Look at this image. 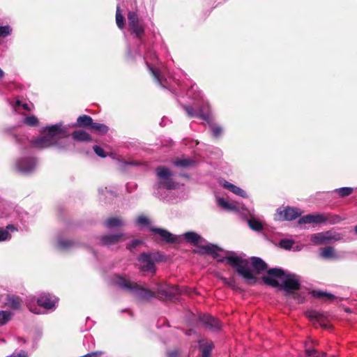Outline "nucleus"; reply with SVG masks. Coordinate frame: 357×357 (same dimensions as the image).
<instances>
[{
    "label": "nucleus",
    "mask_w": 357,
    "mask_h": 357,
    "mask_svg": "<svg viewBox=\"0 0 357 357\" xmlns=\"http://www.w3.org/2000/svg\"><path fill=\"white\" fill-rule=\"evenodd\" d=\"M225 260L234 267L240 275L249 281L255 282V275L267 268L266 263L259 258L252 257L249 262L247 259H243L233 252L227 253L225 257L218 259V261Z\"/></svg>",
    "instance_id": "obj_1"
},
{
    "label": "nucleus",
    "mask_w": 357,
    "mask_h": 357,
    "mask_svg": "<svg viewBox=\"0 0 357 357\" xmlns=\"http://www.w3.org/2000/svg\"><path fill=\"white\" fill-rule=\"evenodd\" d=\"M113 282L119 287L130 291L142 299L153 297L155 293L165 297H171L172 294L178 292L177 288L166 285H160L154 292L121 275L114 276Z\"/></svg>",
    "instance_id": "obj_2"
},
{
    "label": "nucleus",
    "mask_w": 357,
    "mask_h": 357,
    "mask_svg": "<svg viewBox=\"0 0 357 357\" xmlns=\"http://www.w3.org/2000/svg\"><path fill=\"white\" fill-rule=\"evenodd\" d=\"M263 280L266 284L274 287L282 286L287 291L299 289L301 284L298 276L285 274L279 268L270 269L268 274L263 277Z\"/></svg>",
    "instance_id": "obj_3"
},
{
    "label": "nucleus",
    "mask_w": 357,
    "mask_h": 357,
    "mask_svg": "<svg viewBox=\"0 0 357 357\" xmlns=\"http://www.w3.org/2000/svg\"><path fill=\"white\" fill-rule=\"evenodd\" d=\"M47 133L43 137L35 140L33 145L36 148L44 149L56 144L59 139L66 138L67 132L60 124H56L47 128Z\"/></svg>",
    "instance_id": "obj_4"
},
{
    "label": "nucleus",
    "mask_w": 357,
    "mask_h": 357,
    "mask_svg": "<svg viewBox=\"0 0 357 357\" xmlns=\"http://www.w3.org/2000/svg\"><path fill=\"white\" fill-rule=\"evenodd\" d=\"M158 178V186L159 188L174 189L177 184L172 180V172L167 167H158L156 170Z\"/></svg>",
    "instance_id": "obj_5"
},
{
    "label": "nucleus",
    "mask_w": 357,
    "mask_h": 357,
    "mask_svg": "<svg viewBox=\"0 0 357 357\" xmlns=\"http://www.w3.org/2000/svg\"><path fill=\"white\" fill-rule=\"evenodd\" d=\"M340 239V237L338 234H335L331 231L314 234L311 236V241L317 245L325 244Z\"/></svg>",
    "instance_id": "obj_6"
},
{
    "label": "nucleus",
    "mask_w": 357,
    "mask_h": 357,
    "mask_svg": "<svg viewBox=\"0 0 357 357\" xmlns=\"http://www.w3.org/2000/svg\"><path fill=\"white\" fill-rule=\"evenodd\" d=\"M302 211L296 208L287 207L283 210L278 209L276 218L279 220H292L301 215Z\"/></svg>",
    "instance_id": "obj_7"
},
{
    "label": "nucleus",
    "mask_w": 357,
    "mask_h": 357,
    "mask_svg": "<svg viewBox=\"0 0 357 357\" xmlns=\"http://www.w3.org/2000/svg\"><path fill=\"white\" fill-rule=\"evenodd\" d=\"M139 268L141 271L148 273H154V261L150 255L143 254L139 258Z\"/></svg>",
    "instance_id": "obj_8"
},
{
    "label": "nucleus",
    "mask_w": 357,
    "mask_h": 357,
    "mask_svg": "<svg viewBox=\"0 0 357 357\" xmlns=\"http://www.w3.org/2000/svg\"><path fill=\"white\" fill-rule=\"evenodd\" d=\"M128 24L133 32L137 36L140 37L144 32L142 26L139 24L137 15L134 12H130L128 14Z\"/></svg>",
    "instance_id": "obj_9"
},
{
    "label": "nucleus",
    "mask_w": 357,
    "mask_h": 357,
    "mask_svg": "<svg viewBox=\"0 0 357 357\" xmlns=\"http://www.w3.org/2000/svg\"><path fill=\"white\" fill-rule=\"evenodd\" d=\"M37 303L45 309L52 310L55 308L56 300L49 294H43L38 298Z\"/></svg>",
    "instance_id": "obj_10"
},
{
    "label": "nucleus",
    "mask_w": 357,
    "mask_h": 357,
    "mask_svg": "<svg viewBox=\"0 0 357 357\" xmlns=\"http://www.w3.org/2000/svg\"><path fill=\"white\" fill-rule=\"evenodd\" d=\"M326 220V217L323 214H310L302 217L299 219V224H310L320 223Z\"/></svg>",
    "instance_id": "obj_11"
},
{
    "label": "nucleus",
    "mask_w": 357,
    "mask_h": 357,
    "mask_svg": "<svg viewBox=\"0 0 357 357\" xmlns=\"http://www.w3.org/2000/svg\"><path fill=\"white\" fill-rule=\"evenodd\" d=\"M36 162L33 159H24L17 162V168L21 172L28 173L34 168Z\"/></svg>",
    "instance_id": "obj_12"
},
{
    "label": "nucleus",
    "mask_w": 357,
    "mask_h": 357,
    "mask_svg": "<svg viewBox=\"0 0 357 357\" xmlns=\"http://www.w3.org/2000/svg\"><path fill=\"white\" fill-rule=\"evenodd\" d=\"M202 322L205 326L211 330H217L220 328V324L218 320L208 314H204L201 318Z\"/></svg>",
    "instance_id": "obj_13"
},
{
    "label": "nucleus",
    "mask_w": 357,
    "mask_h": 357,
    "mask_svg": "<svg viewBox=\"0 0 357 357\" xmlns=\"http://www.w3.org/2000/svg\"><path fill=\"white\" fill-rule=\"evenodd\" d=\"M151 230L153 233L159 234L162 240L165 241L166 242H174L176 241V237L167 230L154 227H151Z\"/></svg>",
    "instance_id": "obj_14"
},
{
    "label": "nucleus",
    "mask_w": 357,
    "mask_h": 357,
    "mask_svg": "<svg viewBox=\"0 0 357 357\" xmlns=\"http://www.w3.org/2000/svg\"><path fill=\"white\" fill-rule=\"evenodd\" d=\"M222 186L238 196L242 197H247L245 192L243 189L229 183L228 181H224Z\"/></svg>",
    "instance_id": "obj_15"
},
{
    "label": "nucleus",
    "mask_w": 357,
    "mask_h": 357,
    "mask_svg": "<svg viewBox=\"0 0 357 357\" xmlns=\"http://www.w3.org/2000/svg\"><path fill=\"white\" fill-rule=\"evenodd\" d=\"M320 256L326 259H337V255L335 253L333 248L326 247L321 249Z\"/></svg>",
    "instance_id": "obj_16"
},
{
    "label": "nucleus",
    "mask_w": 357,
    "mask_h": 357,
    "mask_svg": "<svg viewBox=\"0 0 357 357\" xmlns=\"http://www.w3.org/2000/svg\"><path fill=\"white\" fill-rule=\"evenodd\" d=\"M306 317L313 322L314 325L319 324L321 327H326V324H323L321 316L315 311H309L306 312Z\"/></svg>",
    "instance_id": "obj_17"
},
{
    "label": "nucleus",
    "mask_w": 357,
    "mask_h": 357,
    "mask_svg": "<svg viewBox=\"0 0 357 357\" xmlns=\"http://www.w3.org/2000/svg\"><path fill=\"white\" fill-rule=\"evenodd\" d=\"M217 202L219 206L227 211H238L239 207L234 203H230L223 198H218Z\"/></svg>",
    "instance_id": "obj_18"
},
{
    "label": "nucleus",
    "mask_w": 357,
    "mask_h": 357,
    "mask_svg": "<svg viewBox=\"0 0 357 357\" xmlns=\"http://www.w3.org/2000/svg\"><path fill=\"white\" fill-rule=\"evenodd\" d=\"M202 250L205 253L211 255L214 258H218L219 257L218 252L222 251L220 248L212 244L203 246Z\"/></svg>",
    "instance_id": "obj_19"
},
{
    "label": "nucleus",
    "mask_w": 357,
    "mask_h": 357,
    "mask_svg": "<svg viewBox=\"0 0 357 357\" xmlns=\"http://www.w3.org/2000/svg\"><path fill=\"white\" fill-rule=\"evenodd\" d=\"M123 237V235H116V236H102L101 238L102 243L104 245H110L112 244H114L119 241Z\"/></svg>",
    "instance_id": "obj_20"
},
{
    "label": "nucleus",
    "mask_w": 357,
    "mask_h": 357,
    "mask_svg": "<svg viewBox=\"0 0 357 357\" xmlns=\"http://www.w3.org/2000/svg\"><path fill=\"white\" fill-rule=\"evenodd\" d=\"M185 238L190 243L198 244L202 242V238L197 234L190 231L184 234Z\"/></svg>",
    "instance_id": "obj_21"
},
{
    "label": "nucleus",
    "mask_w": 357,
    "mask_h": 357,
    "mask_svg": "<svg viewBox=\"0 0 357 357\" xmlns=\"http://www.w3.org/2000/svg\"><path fill=\"white\" fill-rule=\"evenodd\" d=\"M73 137L78 141H89L91 140L90 135L85 131L77 130L73 132Z\"/></svg>",
    "instance_id": "obj_22"
},
{
    "label": "nucleus",
    "mask_w": 357,
    "mask_h": 357,
    "mask_svg": "<svg viewBox=\"0 0 357 357\" xmlns=\"http://www.w3.org/2000/svg\"><path fill=\"white\" fill-rule=\"evenodd\" d=\"M105 225L108 228H114L122 227L124 225V222L120 218H111L106 221Z\"/></svg>",
    "instance_id": "obj_23"
},
{
    "label": "nucleus",
    "mask_w": 357,
    "mask_h": 357,
    "mask_svg": "<svg viewBox=\"0 0 357 357\" xmlns=\"http://www.w3.org/2000/svg\"><path fill=\"white\" fill-rule=\"evenodd\" d=\"M213 347V344L211 342H207L205 344H200L202 357H209Z\"/></svg>",
    "instance_id": "obj_24"
},
{
    "label": "nucleus",
    "mask_w": 357,
    "mask_h": 357,
    "mask_svg": "<svg viewBox=\"0 0 357 357\" xmlns=\"http://www.w3.org/2000/svg\"><path fill=\"white\" fill-rule=\"evenodd\" d=\"M6 304L12 309H18L20 307V301L17 297L9 296Z\"/></svg>",
    "instance_id": "obj_25"
},
{
    "label": "nucleus",
    "mask_w": 357,
    "mask_h": 357,
    "mask_svg": "<svg viewBox=\"0 0 357 357\" xmlns=\"http://www.w3.org/2000/svg\"><path fill=\"white\" fill-rule=\"evenodd\" d=\"M77 123L82 126H91L93 119L91 116L87 115H82L78 117Z\"/></svg>",
    "instance_id": "obj_26"
},
{
    "label": "nucleus",
    "mask_w": 357,
    "mask_h": 357,
    "mask_svg": "<svg viewBox=\"0 0 357 357\" xmlns=\"http://www.w3.org/2000/svg\"><path fill=\"white\" fill-rule=\"evenodd\" d=\"M91 127L100 134H105L108 130L107 127L104 124L92 123Z\"/></svg>",
    "instance_id": "obj_27"
},
{
    "label": "nucleus",
    "mask_w": 357,
    "mask_h": 357,
    "mask_svg": "<svg viewBox=\"0 0 357 357\" xmlns=\"http://www.w3.org/2000/svg\"><path fill=\"white\" fill-rule=\"evenodd\" d=\"M12 314L8 311H0V324L3 325L6 324L10 320Z\"/></svg>",
    "instance_id": "obj_28"
},
{
    "label": "nucleus",
    "mask_w": 357,
    "mask_h": 357,
    "mask_svg": "<svg viewBox=\"0 0 357 357\" xmlns=\"http://www.w3.org/2000/svg\"><path fill=\"white\" fill-rule=\"evenodd\" d=\"M248 225L252 229L255 231H260L263 228L261 223L253 218L248 220Z\"/></svg>",
    "instance_id": "obj_29"
},
{
    "label": "nucleus",
    "mask_w": 357,
    "mask_h": 357,
    "mask_svg": "<svg viewBox=\"0 0 357 357\" xmlns=\"http://www.w3.org/2000/svg\"><path fill=\"white\" fill-rule=\"evenodd\" d=\"M192 162H193L192 160H191L189 158H183V159H179V160L174 161V164L176 166L185 167H189V166L192 165Z\"/></svg>",
    "instance_id": "obj_30"
},
{
    "label": "nucleus",
    "mask_w": 357,
    "mask_h": 357,
    "mask_svg": "<svg viewBox=\"0 0 357 357\" xmlns=\"http://www.w3.org/2000/svg\"><path fill=\"white\" fill-rule=\"evenodd\" d=\"M326 355L325 353H318V351L315 349H305V357H324Z\"/></svg>",
    "instance_id": "obj_31"
},
{
    "label": "nucleus",
    "mask_w": 357,
    "mask_h": 357,
    "mask_svg": "<svg viewBox=\"0 0 357 357\" xmlns=\"http://www.w3.org/2000/svg\"><path fill=\"white\" fill-rule=\"evenodd\" d=\"M116 24L120 29H123L124 26V18L120 12L119 7H117L116 14Z\"/></svg>",
    "instance_id": "obj_32"
},
{
    "label": "nucleus",
    "mask_w": 357,
    "mask_h": 357,
    "mask_svg": "<svg viewBox=\"0 0 357 357\" xmlns=\"http://www.w3.org/2000/svg\"><path fill=\"white\" fill-rule=\"evenodd\" d=\"M336 191L338 192V194L340 196L345 197V196H348V195H351L353 192L354 189L351 188L344 187V188H341L337 189Z\"/></svg>",
    "instance_id": "obj_33"
},
{
    "label": "nucleus",
    "mask_w": 357,
    "mask_h": 357,
    "mask_svg": "<svg viewBox=\"0 0 357 357\" xmlns=\"http://www.w3.org/2000/svg\"><path fill=\"white\" fill-rule=\"evenodd\" d=\"M12 32V29L9 26H0V37H6Z\"/></svg>",
    "instance_id": "obj_34"
},
{
    "label": "nucleus",
    "mask_w": 357,
    "mask_h": 357,
    "mask_svg": "<svg viewBox=\"0 0 357 357\" xmlns=\"http://www.w3.org/2000/svg\"><path fill=\"white\" fill-rule=\"evenodd\" d=\"M38 122L37 118L34 116H27L24 119V123L31 126L37 125Z\"/></svg>",
    "instance_id": "obj_35"
},
{
    "label": "nucleus",
    "mask_w": 357,
    "mask_h": 357,
    "mask_svg": "<svg viewBox=\"0 0 357 357\" xmlns=\"http://www.w3.org/2000/svg\"><path fill=\"white\" fill-rule=\"evenodd\" d=\"M314 295L319 298H323L326 300H331L333 298V296L332 294L323 292V291H314Z\"/></svg>",
    "instance_id": "obj_36"
},
{
    "label": "nucleus",
    "mask_w": 357,
    "mask_h": 357,
    "mask_svg": "<svg viewBox=\"0 0 357 357\" xmlns=\"http://www.w3.org/2000/svg\"><path fill=\"white\" fill-rule=\"evenodd\" d=\"M294 244V242L291 240L283 239L280 242V245L281 248L284 249H290Z\"/></svg>",
    "instance_id": "obj_37"
},
{
    "label": "nucleus",
    "mask_w": 357,
    "mask_h": 357,
    "mask_svg": "<svg viewBox=\"0 0 357 357\" xmlns=\"http://www.w3.org/2000/svg\"><path fill=\"white\" fill-rule=\"evenodd\" d=\"M21 106V102L20 100H17L16 102H15V105L14 106V109L15 110H17V107ZM22 107H23L24 109L25 110H27V111H30L31 109V107L32 106L27 104V103H24V104H22Z\"/></svg>",
    "instance_id": "obj_38"
},
{
    "label": "nucleus",
    "mask_w": 357,
    "mask_h": 357,
    "mask_svg": "<svg viewBox=\"0 0 357 357\" xmlns=\"http://www.w3.org/2000/svg\"><path fill=\"white\" fill-rule=\"evenodd\" d=\"M136 222L139 225H147L149 223V220L146 217L140 215L137 218Z\"/></svg>",
    "instance_id": "obj_39"
},
{
    "label": "nucleus",
    "mask_w": 357,
    "mask_h": 357,
    "mask_svg": "<svg viewBox=\"0 0 357 357\" xmlns=\"http://www.w3.org/2000/svg\"><path fill=\"white\" fill-rule=\"evenodd\" d=\"M10 238V235L8 232V231L0 229V241H3L5 240H7Z\"/></svg>",
    "instance_id": "obj_40"
},
{
    "label": "nucleus",
    "mask_w": 357,
    "mask_h": 357,
    "mask_svg": "<svg viewBox=\"0 0 357 357\" xmlns=\"http://www.w3.org/2000/svg\"><path fill=\"white\" fill-rule=\"evenodd\" d=\"M142 243V241L139 240H133L131 243L127 245V248L130 250V251H132V250L137 247L138 245H141Z\"/></svg>",
    "instance_id": "obj_41"
},
{
    "label": "nucleus",
    "mask_w": 357,
    "mask_h": 357,
    "mask_svg": "<svg viewBox=\"0 0 357 357\" xmlns=\"http://www.w3.org/2000/svg\"><path fill=\"white\" fill-rule=\"evenodd\" d=\"M93 150L98 156H100L102 158H105L106 156V155L104 153L103 149L101 147L98 146H94Z\"/></svg>",
    "instance_id": "obj_42"
},
{
    "label": "nucleus",
    "mask_w": 357,
    "mask_h": 357,
    "mask_svg": "<svg viewBox=\"0 0 357 357\" xmlns=\"http://www.w3.org/2000/svg\"><path fill=\"white\" fill-rule=\"evenodd\" d=\"M71 242L70 241H59L58 243L59 248L62 250L69 248Z\"/></svg>",
    "instance_id": "obj_43"
},
{
    "label": "nucleus",
    "mask_w": 357,
    "mask_h": 357,
    "mask_svg": "<svg viewBox=\"0 0 357 357\" xmlns=\"http://www.w3.org/2000/svg\"><path fill=\"white\" fill-rule=\"evenodd\" d=\"M211 131L215 137L219 136L222 132L221 128L218 126H212Z\"/></svg>",
    "instance_id": "obj_44"
},
{
    "label": "nucleus",
    "mask_w": 357,
    "mask_h": 357,
    "mask_svg": "<svg viewBox=\"0 0 357 357\" xmlns=\"http://www.w3.org/2000/svg\"><path fill=\"white\" fill-rule=\"evenodd\" d=\"M29 309L31 312L35 313V314H40V312L39 310H37L36 307H33L31 303L28 304Z\"/></svg>",
    "instance_id": "obj_45"
},
{
    "label": "nucleus",
    "mask_w": 357,
    "mask_h": 357,
    "mask_svg": "<svg viewBox=\"0 0 357 357\" xmlns=\"http://www.w3.org/2000/svg\"><path fill=\"white\" fill-rule=\"evenodd\" d=\"M199 116L202 119L207 120V121L209 119L208 114H204L202 112H200L199 114Z\"/></svg>",
    "instance_id": "obj_46"
},
{
    "label": "nucleus",
    "mask_w": 357,
    "mask_h": 357,
    "mask_svg": "<svg viewBox=\"0 0 357 357\" xmlns=\"http://www.w3.org/2000/svg\"><path fill=\"white\" fill-rule=\"evenodd\" d=\"M185 111L187 112V113L188 114V115L190 116H193L194 114H193V112H192V109L190 107H185Z\"/></svg>",
    "instance_id": "obj_47"
},
{
    "label": "nucleus",
    "mask_w": 357,
    "mask_h": 357,
    "mask_svg": "<svg viewBox=\"0 0 357 357\" xmlns=\"http://www.w3.org/2000/svg\"><path fill=\"white\" fill-rule=\"evenodd\" d=\"M150 70H151L153 75H154V77L156 78V79L160 82V79L159 78V75H158V73L156 72H155L152 68H150Z\"/></svg>",
    "instance_id": "obj_48"
},
{
    "label": "nucleus",
    "mask_w": 357,
    "mask_h": 357,
    "mask_svg": "<svg viewBox=\"0 0 357 357\" xmlns=\"http://www.w3.org/2000/svg\"><path fill=\"white\" fill-rule=\"evenodd\" d=\"M98 356V353H91V354H89L86 356H81V357H96Z\"/></svg>",
    "instance_id": "obj_49"
},
{
    "label": "nucleus",
    "mask_w": 357,
    "mask_h": 357,
    "mask_svg": "<svg viewBox=\"0 0 357 357\" xmlns=\"http://www.w3.org/2000/svg\"><path fill=\"white\" fill-rule=\"evenodd\" d=\"M7 229L10 230V231H13V230H15V228H14V227L13 225H9L7 226Z\"/></svg>",
    "instance_id": "obj_50"
},
{
    "label": "nucleus",
    "mask_w": 357,
    "mask_h": 357,
    "mask_svg": "<svg viewBox=\"0 0 357 357\" xmlns=\"http://www.w3.org/2000/svg\"><path fill=\"white\" fill-rule=\"evenodd\" d=\"M222 280H223V281H224V282H225V284H228V285H229V286H231V285H232L231 282H229L227 279L223 278Z\"/></svg>",
    "instance_id": "obj_51"
},
{
    "label": "nucleus",
    "mask_w": 357,
    "mask_h": 357,
    "mask_svg": "<svg viewBox=\"0 0 357 357\" xmlns=\"http://www.w3.org/2000/svg\"><path fill=\"white\" fill-rule=\"evenodd\" d=\"M4 75H5V73H4L3 70L1 68H0V79L3 77Z\"/></svg>",
    "instance_id": "obj_52"
},
{
    "label": "nucleus",
    "mask_w": 357,
    "mask_h": 357,
    "mask_svg": "<svg viewBox=\"0 0 357 357\" xmlns=\"http://www.w3.org/2000/svg\"><path fill=\"white\" fill-rule=\"evenodd\" d=\"M177 355H178V352L177 351H173V352L169 354V356H176Z\"/></svg>",
    "instance_id": "obj_53"
},
{
    "label": "nucleus",
    "mask_w": 357,
    "mask_h": 357,
    "mask_svg": "<svg viewBox=\"0 0 357 357\" xmlns=\"http://www.w3.org/2000/svg\"><path fill=\"white\" fill-rule=\"evenodd\" d=\"M355 231L357 234V225L355 227Z\"/></svg>",
    "instance_id": "obj_54"
}]
</instances>
